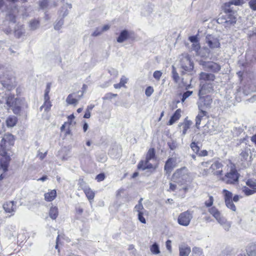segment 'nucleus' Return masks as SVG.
I'll return each instance as SVG.
<instances>
[{
    "label": "nucleus",
    "instance_id": "f257e3e1",
    "mask_svg": "<svg viewBox=\"0 0 256 256\" xmlns=\"http://www.w3.org/2000/svg\"><path fill=\"white\" fill-rule=\"evenodd\" d=\"M221 11L216 20L218 24H221L225 28H230L236 24L238 13L236 10L222 4Z\"/></svg>",
    "mask_w": 256,
    "mask_h": 256
},
{
    "label": "nucleus",
    "instance_id": "f03ea898",
    "mask_svg": "<svg viewBox=\"0 0 256 256\" xmlns=\"http://www.w3.org/2000/svg\"><path fill=\"white\" fill-rule=\"evenodd\" d=\"M16 137L10 132L6 133L0 143V156H6L14 144Z\"/></svg>",
    "mask_w": 256,
    "mask_h": 256
},
{
    "label": "nucleus",
    "instance_id": "7ed1b4c3",
    "mask_svg": "<svg viewBox=\"0 0 256 256\" xmlns=\"http://www.w3.org/2000/svg\"><path fill=\"white\" fill-rule=\"evenodd\" d=\"M240 176V174L236 169L234 168L223 174L220 180L228 184H236L238 183Z\"/></svg>",
    "mask_w": 256,
    "mask_h": 256
},
{
    "label": "nucleus",
    "instance_id": "20e7f679",
    "mask_svg": "<svg viewBox=\"0 0 256 256\" xmlns=\"http://www.w3.org/2000/svg\"><path fill=\"white\" fill-rule=\"evenodd\" d=\"M189 174L188 170L186 167L184 166L177 169L172 174V179L175 182L180 185L185 184L188 182Z\"/></svg>",
    "mask_w": 256,
    "mask_h": 256
},
{
    "label": "nucleus",
    "instance_id": "39448f33",
    "mask_svg": "<svg viewBox=\"0 0 256 256\" xmlns=\"http://www.w3.org/2000/svg\"><path fill=\"white\" fill-rule=\"evenodd\" d=\"M24 98L20 99L15 98L14 94H8L6 98V104L8 108V109L12 108L13 112L14 114H19L21 111V106H18L17 104H20V102Z\"/></svg>",
    "mask_w": 256,
    "mask_h": 256
},
{
    "label": "nucleus",
    "instance_id": "423d86ee",
    "mask_svg": "<svg viewBox=\"0 0 256 256\" xmlns=\"http://www.w3.org/2000/svg\"><path fill=\"white\" fill-rule=\"evenodd\" d=\"M222 194L224 196V200L226 206L232 211L236 212V208L233 202V201L234 202H238L240 199L239 196L236 194L232 197V193L229 190L225 189L222 190Z\"/></svg>",
    "mask_w": 256,
    "mask_h": 256
},
{
    "label": "nucleus",
    "instance_id": "0eeeda50",
    "mask_svg": "<svg viewBox=\"0 0 256 256\" xmlns=\"http://www.w3.org/2000/svg\"><path fill=\"white\" fill-rule=\"evenodd\" d=\"M193 212L187 210L180 214L178 217V223L182 226H188L192 219Z\"/></svg>",
    "mask_w": 256,
    "mask_h": 256
},
{
    "label": "nucleus",
    "instance_id": "6e6552de",
    "mask_svg": "<svg viewBox=\"0 0 256 256\" xmlns=\"http://www.w3.org/2000/svg\"><path fill=\"white\" fill-rule=\"evenodd\" d=\"M223 167L224 165L220 160H215L210 164V173L220 180V178L224 174Z\"/></svg>",
    "mask_w": 256,
    "mask_h": 256
},
{
    "label": "nucleus",
    "instance_id": "1a4fd4ad",
    "mask_svg": "<svg viewBox=\"0 0 256 256\" xmlns=\"http://www.w3.org/2000/svg\"><path fill=\"white\" fill-rule=\"evenodd\" d=\"M246 186L242 188V192L246 196L256 193V180L249 178L246 182Z\"/></svg>",
    "mask_w": 256,
    "mask_h": 256
},
{
    "label": "nucleus",
    "instance_id": "9d476101",
    "mask_svg": "<svg viewBox=\"0 0 256 256\" xmlns=\"http://www.w3.org/2000/svg\"><path fill=\"white\" fill-rule=\"evenodd\" d=\"M150 159L146 158L144 160H140L138 166L137 168L139 170H154L158 167V164H154L150 162Z\"/></svg>",
    "mask_w": 256,
    "mask_h": 256
},
{
    "label": "nucleus",
    "instance_id": "9b49d317",
    "mask_svg": "<svg viewBox=\"0 0 256 256\" xmlns=\"http://www.w3.org/2000/svg\"><path fill=\"white\" fill-rule=\"evenodd\" d=\"M214 86L210 82H205L200 84V88L198 91V96H210V94L214 92Z\"/></svg>",
    "mask_w": 256,
    "mask_h": 256
},
{
    "label": "nucleus",
    "instance_id": "f8f14e48",
    "mask_svg": "<svg viewBox=\"0 0 256 256\" xmlns=\"http://www.w3.org/2000/svg\"><path fill=\"white\" fill-rule=\"evenodd\" d=\"M83 96L84 91H78L76 93L70 94L67 96L66 102L69 104L76 106Z\"/></svg>",
    "mask_w": 256,
    "mask_h": 256
},
{
    "label": "nucleus",
    "instance_id": "ddd939ff",
    "mask_svg": "<svg viewBox=\"0 0 256 256\" xmlns=\"http://www.w3.org/2000/svg\"><path fill=\"white\" fill-rule=\"evenodd\" d=\"M208 212L214 217L220 224H224L226 220L223 217L220 210L216 206L208 208Z\"/></svg>",
    "mask_w": 256,
    "mask_h": 256
},
{
    "label": "nucleus",
    "instance_id": "4468645a",
    "mask_svg": "<svg viewBox=\"0 0 256 256\" xmlns=\"http://www.w3.org/2000/svg\"><path fill=\"white\" fill-rule=\"evenodd\" d=\"M176 166V158H169L165 162L164 170L166 174L170 176L174 168Z\"/></svg>",
    "mask_w": 256,
    "mask_h": 256
},
{
    "label": "nucleus",
    "instance_id": "2eb2a0df",
    "mask_svg": "<svg viewBox=\"0 0 256 256\" xmlns=\"http://www.w3.org/2000/svg\"><path fill=\"white\" fill-rule=\"evenodd\" d=\"M206 43L210 48H219L220 46L219 40L212 34H208L206 36Z\"/></svg>",
    "mask_w": 256,
    "mask_h": 256
},
{
    "label": "nucleus",
    "instance_id": "dca6fc26",
    "mask_svg": "<svg viewBox=\"0 0 256 256\" xmlns=\"http://www.w3.org/2000/svg\"><path fill=\"white\" fill-rule=\"evenodd\" d=\"M211 160L202 162L198 168L200 175L207 176L210 173V166Z\"/></svg>",
    "mask_w": 256,
    "mask_h": 256
},
{
    "label": "nucleus",
    "instance_id": "f3484780",
    "mask_svg": "<svg viewBox=\"0 0 256 256\" xmlns=\"http://www.w3.org/2000/svg\"><path fill=\"white\" fill-rule=\"evenodd\" d=\"M182 68L186 71H190L194 68V64L190 56L186 55L181 60Z\"/></svg>",
    "mask_w": 256,
    "mask_h": 256
},
{
    "label": "nucleus",
    "instance_id": "a211bd4d",
    "mask_svg": "<svg viewBox=\"0 0 256 256\" xmlns=\"http://www.w3.org/2000/svg\"><path fill=\"white\" fill-rule=\"evenodd\" d=\"M190 147L192 150L198 156H208V152L204 150H200V148L198 145V142H192L190 144Z\"/></svg>",
    "mask_w": 256,
    "mask_h": 256
},
{
    "label": "nucleus",
    "instance_id": "6ab92c4d",
    "mask_svg": "<svg viewBox=\"0 0 256 256\" xmlns=\"http://www.w3.org/2000/svg\"><path fill=\"white\" fill-rule=\"evenodd\" d=\"M216 79V76L212 74L201 72L199 74V80L200 81H211L214 82Z\"/></svg>",
    "mask_w": 256,
    "mask_h": 256
},
{
    "label": "nucleus",
    "instance_id": "aec40b11",
    "mask_svg": "<svg viewBox=\"0 0 256 256\" xmlns=\"http://www.w3.org/2000/svg\"><path fill=\"white\" fill-rule=\"evenodd\" d=\"M182 110L180 108L177 109L170 117L167 124L170 126L178 121L181 117Z\"/></svg>",
    "mask_w": 256,
    "mask_h": 256
},
{
    "label": "nucleus",
    "instance_id": "412c9836",
    "mask_svg": "<svg viewBox=\"0 0 256 256\" xmlns=\"http://www.w3.org/2000/svg\"><path fill=\"white\" fill-rule=\"evenodd\" d=\"M133 34V33L130 32L128 30H122L119 36L117 38V42H118L121 43L123 42L126 40L131 38V35Z\"/></svg>",
    "mask_w": 256,
    "mask_h": 256
},
{
    "label": "nucleus",
    "instance_id": "4be33fe9",
    "mask_svg": "<svg viewBox=\"0 0 256 256\" xmlns=\"http://www.w3.org/2000/svg\"><path fill=\"white\" fill-rule=\"evenodd\" d=\"M206 67L208 70L214 73L218 72L221 69V66L219 64L213 62H208Z\"/></svg>",
    "mask_w": 256,
    "mask_h": 256
},
{
    "label": "nucleus",
    "instance_id": "5701e85b",
    "mask_svg": "<svg viewBox=\"0 0 256 256\" xmlns=\"http://www.w3.org/2000/svg\"><path fill=\"white\" fill-rule=\"evenodd\" d=\"M18 122V118L14 116H9L6 119V124L8 128H13Z\"/></svg>",
    "mask_w": 256,
    "mask_h": 256
},
{
    "label": "nucleus",
    "instance_id": "b1692460",
    "mask_svg": "<svg viewBox=\"0 0 256 256\" xmlns=\"http://www.w3.org/2000/svg\"><path fill=\"white\" fill-rule=\"evenodd\" d=\"M44 200L46 202H52L56 197V190H48L44 194Z\"/></svg>",
    "mask_w": 256,
    "mask_h": 256
},
{
    "label": "nucleus",
    "instance_id": "393cba45",
    "mask_svg": "<svg viewBox=\"0 0 256 256\" xmlns=\"http://www.w3.org/2000/svg\"><path fill=\"white\" fill-rule=\"evenodd\" d=\"M4 158L5 160L0 164V166L2 168L4 172H6L8 170L10 162L11 160L10 154L6 153V156H1Z\"/></svg>",
    "mask_w": 256,
    "mask_h": 256
},
{
    "label": "nucleus",
    "instance_id": "a878e982",
    "mask_svg": "<svg viewBox=\"0 0 256 256\" xmlns=\"http://www.w3.org/2000/svg\"><path fill=\"white\" fill-rule=\"evenodd\" d=\"M244 0H231L230 1L224 3L222 5L228 8H232L231 6L232 5H234L236 6H242L244 4Z\"/></svg>",
    "mask_w": 256,
    "mask_h": 256
},
{
    "label": "nucleus",
    "instance_id": "bb28decb",
    "mask_svg": "<svg viewBox=\"0 0 256 256\" xmlns=\"http://www.w3.org/2000/svg\"><path fill=\"white\" fill-rule=\"evenodd\" d=\"M89 201L92 200L95 196V192L90 188H82Z\"/></svg>",
    "mask_w": 256,
    "mask_h": 256
},
{
    "label": "nucleus",
    "instance_id": "cd10ccee",
    "mask_svg": "<svg viewBox=\"0 0 256 256\" xmlns=\"http://www.w3.org/2000/svg\"><path fill=\"white\" fill-rule=\"evenodd\" d=\"M52 106V104L50 100V97L44 98V102L43 104L40 107V110H42L44 108L45 112H48Z\"/></svg>",
    "mask_w": 256,
    "mask_h": 256
},
{
    "label": "nucleus",
    "instance_id": "c85d7f7f",
    "mask_svg": "<svg viewBox=\"0 0 256 256\" xmlns=\"http://www.w3.org/2000/svg\"><path fill=\"white\" fill-rule=\"evenodd\" d=\"M249 157L250 158L251 156H249V153L248 150H242L240 154L239 159L242 164H244L246 162L248 161Z\"/></svg>",
    "mask_w": 256,
    "mask_h": 256
},
{
    "label": "nucleus",
    "instance_id": "c756f323",
    "mask_svg": "<svg viewBox=\"0 0 256 256\" xmlns=\"http://www.w3.org/2000/svg\"><path fill=\"white\" fill-rule=\"evenodd\" d=\"M206 115V112L200 110L196 118V126L198 128L200 124V122L202 118Z\"/></svg>",
    "mask_w": 256,
    "mask_h": 256
},
{
    "label": "nucleus",
    "instance_id": "7c9ffc66",
    "mask_svg": "<svg viewBox=\"0 0 256 256\" xmlns=\"http://www.w3.org/2000/svg\"><path fill=\"white\" fill-rule=\"evenodd\" d=\"M200 99L204 103V105L206 107H210L212 104V99L210 96H204V97L202 96H199Z\"/></svg>",
    "mask_w": 256,
    "mask_h": 256
},
{
    "label": "nucleus",
    "instance_id": "2f4dec72",
    "mask_svg": "<svg viewBox=\"0 0 256 256\" xmlns=\"http://www.w3.org/2000/svg\"><path fill=\"white\" fill-rule=\"evenodd\" d=\"M3 208L7 212H14V202L10 201L5 202L3 205Z\"/></svg>",
    "mask_w": 256,
    "mask_h": 256
},
{
    "label": "nucleus",
    "instance_id": "473e14b6",
    "mask_svg": "<svg viewBox=\"0 0 256 256\" xmlns=\"http://www.w3.org/2000/svg\"><path fill=\"white\" fill-rule=\"evenodd\" d=\"M180 256H188L191 252V248L188 246L179 248Z\"/></svg>",
    "mask_w": 256,
    "mask_h": 256
},
{
    "label": "nucleus",
    "instance_id": "72a5a7b5",
    "mask_svg": "<svg viewBox=\"0 0 256 256\" xmlns=\"http://www.w3.org/2000/svg\"><path fill=\"white\" fill-rule=\"evenodd\" d=\"M58 215V208L54 206L50 207L49 211V216L52 220H56Z\"/></svg>",
    "mask_w": 256,
    "mask_h": 256
},
{
    "label": "nucleus",
    "instance_id": "f704fd0d",
    "mask_svg": "<svg viewBox=\"0 0 256 256\" xmlns=\"http://www.w3.org/2000/svg\"><path fill=\"white\" fill-rule=\"evenodd\" d=\"M146 158L148 159H150L152 160H156V150L154 148H151L148 149V150L146 155Z\"/></svg>",
    "mask_w": 256,
    "mask_h": 256
},
{
    "label": "nucleus",
    "instance_id": "c9c22d12",
    "mask_svg": "<svg viewBox=\"0 0 256 256\" xmlns=\"http://www.w3.org/2000/svg\"><path fill=\"white\" fill-rule=\"evenodd\" d=\"M181 124L183 126L182 134H184L186 133L187 130L190 128L191 125V122L189 120H184Z\"/></svg>",
    "mask_w": 256,
    "mask_h": 256
},
{
    "label": "nucleus",
    "instance_id": "e433bc0d",
    "mask_svg": "<svg viewBox=\"0 0 256 256\" xmlns=\"http://www.w3.org/2000/svg\"><path fill=\"white\" fill-rule=\"evenodd\" d=\"M40 23L39 20L34 19L30 22V26L32 30H36L39 26Z\"/></svg>",
    "mask_w": 256,
    "mask_h": 256
},
{
    "label": "nucleus",
    "instance_id": "4c0bfd02",
    "mask_svg": "<svg viewBox=\"0 0 256 256\" xmlns=\"http://www.w3.org/2000/svg\"><path fill=\"white\" fill-rule=\"evenodd\" d=\"M214 202V198L212 196L208 195V198L204 202V206L206 208H210L212 206Z\"/></svg>",
    "mask_w": 256,
    "mask_h": 256
},
{
    "label": "nucleus",
    "instance_id": "58836bf2",
    "mask_svg": "<svg viewBox=\"0 0 256 256\" xmlns=\"http://www.w3.org/2000/svg\"><path fill=\"white\" fill-rule=\"evenodd\" d=\"M151 252L154 254H157L160 253L158 246L156 244H154L150 248Z\"/></svg>",
    "mask_w": 256,
    "mask_h": 256
},
{
    "label": "nucleus",
    "instance_id": "ea45409f",
    "mask_svg": "<svg viewBox=\"0 0 256 256\" xmlns=\"http://www.w3.org/2000/svg\"><path fill=\"white\" fill-rule=\"evenodd\" d=\"M172 78L176 83H178L180 80V76L176 68L173 66L172 70Z\"/></svg>",
    "mask_w": 256,
    "mask_h": 256
},
{
    "label": "nucleus",
    "instance_id": "a19ab883",
    "mask_svg": "<svg viewBox=\"0 0 256 256\" xmlns=\"http://www.w3.org/2000/svg\"><path fill=\"white\" fill-rule=\"evenodd\" d=\"M118 94H113L112 92H108L106 93L104 96L102 98V99L104 100H111L112 99L117 97Z\"/></svg>",
    "mask_w": 256,
    "mask_h": 256
},
{
    "label": "nucleus",
    "instance_id": "79ce46f5",
    "mask_svg": "<svg viewBox=\"0 0 256 256\" xmlns=\"http://www.w3.org/2000/svg\"><path fill=\"white\" fill-rule=\"evenodd\" d=\"M202 254V250L200 248L194 247L192 248V256H200Z\"/></svg>",
    "mask_w": 256,
    "mask_h": 256
},
{
    "label": "nucleus",
    "instance_id": "37998d69",
    "mask_svg": "<svg viewBox=\"0 0 256 256\" xmlns=\"http://www.w3.org/2000/svg\"><path fill=\"white\" fill-rule=\"evenodd\" d=\"M192 92H193L192 91H190V90L184 92L182 95V98H181V102H184L192 94Z\"/></svg>",
    "mask_w": 256,
    "mask_h": 256
},
{
    "label": "nucleus",
    "instance_id": "c03bdc74",
    "mask_svg": "<svg viewBox=\"0 0 256 256\" xmlns=\"http://www.w3.org/2000/svg\"><path fill=\"white\" fill-rule=\"evenodd\" d=\"M84 210L82 208L80 207H76V212H75V216L76 219H78L80 216L83 213Z\"/></svg>",
    "mask_w": 256,
    "mask_h": 256
},
{
    "label": "nucleus",
    "instance_id": "a18cd8bd",
    "mask_svg": "<svg viewBox=\"0 0 256 256\" xmlns=\"http://www.w3.org/2000/svg\"><path fill=\"white\" fill-rule=\"evenodd\" d=\"M154 92V90L153 88L151 86H148L146 89L145 94L147 96L149 97Z\"/></svg>",
    "mask_w": 256,
    "mask_h": 256
},
{
    "label": "nucleus",
    "instance_id": "49530a36",
    "mask_svg": "<svg viewBox=\"0 0 256 256\" xmlns=\"http://www.w3.org/2000/svg\"><path fill=\"white\" fill-rule=\"evenodd\" d=\"M162 72L160 70H156L153 74L154 78L158 81L160 80L162 76Z\"/></svg>",
    "mask_w": 256,
    "mask_h": 256
},
{
    "label": "nucleus",
    "instance_id": "de8ad7c7",
    "mask_svg": "<svg viewBox=\"0 0 256 256\" xmlns=\"http://www.w3.org/2000/svg\"><path fill=\"white\" fill-rule=\"evenodd\" d=\"M50 87H51V84L50 82L46 84V88L44 91V98L50 97L49 93L50 90Z\"/></svg>",
    "mask_w": 256,
    "mask_h": 256
},
{
    "label": "nucleus",
    "instance_id": "09e8293b",
    "mask_svg": "<svg viewBox=\"0 0 256 256\" xmlns=\"http://www.w3.org/2000/svg\"><path fill=\"white\" fill-rule=\"evenodd\" d=\"M192 48L193 50H195L196 52H198L200 48V42H198L193 43L192 45Z\"/></svg>",
    "mask_w": 256,
    "mask_h": 256
},
{
    "label": "nucleus",
    "instance_id": "8fccbe9b",
    "mask_svg": "<svg viewBox=\"0 0 256 256\" xmlns=\"http://www.w3.org/2000/svg\"><path fill=\"white\" fill-rule=\"evenodd\" d=\"M138 219L142 224H146V220L144 216L143 212H139L138 213Z\"/></svg>",
    "mask_w": 256,
    "mask_h": 256
},
{
    "label": "nucleus",
    "instance_id": "3c124183",
    "mask_svg": "<svg viewBox=\"0 0 256 256\" xmlns=\"http://www.w3.org/2000/svg\"><path fill=\"white\" fill-rule=\"evenodd\" d=\"M106 178V176L104 173H100L98 174L96 177V180L98 182H100L103 181Z\"/></svg>",
    "mask_w": 256,
    "mask_h": 256
},
{
    "label": "nucleus",
    "instance_id": "603ef678",
    "mask_svg": "<svg viewBox=\"0 0 256 256\" xmlns=\"http://www.w3.org/2000/svg\"><path fill=\"white\" fill-rule=\"evenodd\" d=\"M39 6L40 8L42 9H44L46 8L48 6V0H42L39 3Z\"/></svg>",
    "mask_w": 256,
    "mask_h": 256
},
{
    "label": "nucleus",
    "instance_id": "864d4df0",
    "mask_svg": "<svg viewBox=\"0 0 256 256\" xmlns=\"http://www.w3.org/2000/svg\"><path fill=\"white\" fill-rule=\"evenodd\" d=\"M188 40L190 42H192V43H194V42H199V40L198 39L197 36H190L188 38Z\"/></svg>",
    "mask_w": 256,
    "mask_h": 256
},
{
    "label": "nucleus",
    "instance_id": "5fc2aeb1",
    "mask_svg": "<svg viewBox=\"0 0 256 256\" xmlns=\"http://www.w3.org/2000/svg\"><path fill=\"white\" fill-rule=\"evenodd\" d=\"M172 242L170 240H167L166 242V247L167 250L169 251V252H171L172 251Z\"/></svg>",
    "mask_w": 256,
    "mask_h": 256
},
{
    "label": "nucleus",
    "instance_id": "6e6d98bb",
    "mask_svg": "<svg viewBox=\"0 0 256 256\" xmlns=\"http://www.w3.org/2000/svg\"><path fill=\"white\" fill-rule=\"evenodd\" d=\"M135 208L138 213L142 212V210H144V206L142 204H138L135 206Z\"/></svg>",
    "mask_w": 256,
    "mask_h": 256
},
{
    "label": "nucleus",
    "instance_id": "4d7b16f0",
    "mask_svg": "<svg viewBox=\"0 0 256 256\" xmlns=\"http://www.w3.org/2000/svg\"><path fill=\"white\" fill-rule=\"evenodd\" d=\"M128 82V79L124 76L121 78L120 80V82L124 86V87H126V84Z\"/></svg>",
    "mask_w": 256,
    "mask_h": 256
},
{
    "label": "nucleus",
    "instance_id": "13d9d810",
    "mask_svg": "<svg viewBox=\"0 0 256 256\" xmlns=\"http://www.w3.org/2000/svg\"><path fill=\"white\" fill-rule=\"evenodd\" d=\"M124 191V188H120L116 192V198H119L122 193H123Z\"/></svg>",
    "mask_w": 256,
    "mask_h": 256
},
{
    "label": "nucleus",
    "instance_id": "bf43d9fd",
    "mask_svg": "<svg viewBox=\"0 0 256 256\" xmlns=\"http://www.w3.org/2000/svg\"><path fill=\"white\" fill-rule=\"evenodd\" d=\"M68 124L70 125L72 124V121L74 118V114H72L68 116Z\"/></svg>",
    "mask_w": 256,
    "mask_h": 256
},
{
    "label": "nucleus",
    "instance_id": "052dcab7",
    "mask_svg": "<svg viewBox=\"0 0 256 256\" xmlns=\"http://www.w3.org/2000/svg\"><path fill=\"white\" fill-rule=\"evenodd\" d=\"M8 18L10 20V21H12L13 22H16V16L12 14H10L8 15Z\"/></svg>",
    "mask_w": 256,
    "mask_h": 256
},
{
    "label": "nucleus",
    "instance_id": "680f3d73",
    "mask_svg": "<svg viewBox=\"0 0 256 256\" xmlns=\"http://www.w3.org/2000/svg\"><path fill=\"white\" fill-rule=\"evenodd\" d=\"M90 116V112H89L88 110H86V112L84 116V118H89Z\"/></svg>",
    "mask_w": 256,
    "mask_h": 256
},
{
    "label": "nucleus",
    "instance_id": "e2e57ef3",
    "mask_svg": "<svg viewBox=\"0 0 256 256\" xmlns=\"http://www.w3.org/2000/svg\"><path fill=\"white\" fill-rule=\"evenodd\" d=\"M114 87L116 89H118L121 88L122 87H124V86L120 82L118 84H116L114 85Z\"/></svg>",
    "mask_w": 256,
    "mask_h": 256
},
{
    "label": "nucleus",
    "instance_id": "0e129e2a",
    "mask_svg": "<svg viewBox=\"0 0 256 256\" xmlns=\"http://www.w3.org/2000/svg\"><path fill=\"white\" fill-rule=\"evenodd\" d=\"M176 184H173L172 183H170V189L172 191H174L176 190Z\"/></svg>",
    "mask_w": 256,
    "mask_h": 256
},
{
    "label": "nucleus",
    "instance_id": "69168bd1",
    "mask_svg": "<svg viewBox=\"0 0 256 256\" xmlns=\"http://www.w3.org/2000/svg\"><path fill=\"white\" fill-rule=\"evenodd\" d=\"M250 140L256 146V134L251 137Z\"/></svg>",
    "mask_w": 256,
    "mask_h": 256
},
{
    "label": "nucleus",
    "instance_id": "338daca9",
    "mask_svg": "<svg viewBox=\"0 0 256 256\" xmlns=\"http://www.w3.org/2000/svg\"><path fill=\"white\" fill-rule=\"evenodd\" d=\"M110 26L108 24H106L102 28L101 31L102 32H103L108 30Z\"/></svg>",
    "mask_w": 256,
    "mask_h": 256
},
{
    "label": "nucleus",
    "instance_id": "774afa93",
    "mask_svg": "<svg viewBox=\"0 0 256 256\" xmlns=\"http://www.w3.org/2000/svg\"><path fill=\"white\" fill-rule=\"evenodd\" d=\"M102 33V31L100 30V32L98 31V30H95L93 34H92V36H98L100 34H101Z\"/></svg>",
    "mask_w": 256,
    "mask_h": 256
}]
</instances>
